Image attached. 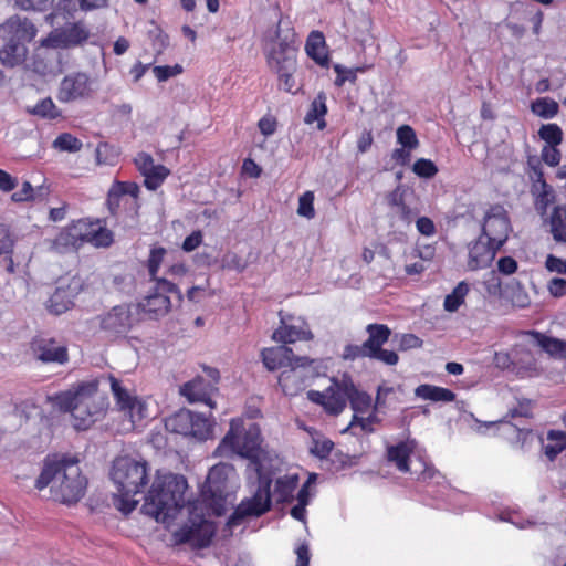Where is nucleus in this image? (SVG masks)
<instances>
[{
    "mask_svg": "<svg viewBox=\"0 0 566 566\" xmlns=\"http://www.w3.org/2000/svg\"><path fill=\"white\" fill-rule=\"evenodd\" d=\"M300 41L289 18H280L275 25L261 35V50L269 70L276 74L279 87L295 94V80Z\"/></svg>",
    "mask_w": 566,
    "mask_h": 566,
    "instance_id": "obj_1",
    "label": "nucleus"
},
{
    "mask_svg": "<svg viewBox=\"0 0 566 566\" xmlns=\"http://www.w3.org/2000/svg\"><path fill=\"white\" fill-rule=\"evenodd\" d=\"M49 485L54 501L74 504L84 496L87 479L82 474L77 459L48 455L34 486L41 491Z\"/></svg>",
    "mask_w": 566,
    "mask_h": 566,
    "instance_id": "obj_2",
    "label": "nucleus"
},
{
    "mask_svg": "<svg viewBox=\"0 0 566 566\" xmlns=\"http://www.w3.org/2000/svg\"><path fill=\"white\" fill-rule=\"evenodd\" d=\"M188 488L185 476L172 473L157 474L145 496L143 509L157 522L174 520L185 506Z\"/></svg>",
    "mask_w": 566,
    "mask_h": 566,
    "instance_id": "obj_3",
    "label": "nucleus"
},
{
    "mask_svg": "<svg viewBox=\"0 0 566 566\" xmlns=\"http://www.w3.org/2000/svg\"><path fill=\"white\" fill-rule=\"evenodd\" d=\"M111 479L116 485L114 495L116 507L124 514L132 513L149 481V467L146 461H137L128 455L117 457L112 464Z\"/></svg>",
    "mask_w": 566,
    "mask_h": 566,
    "instance_id": "obj_4",
    "label": "nucleus"
},
{
    "mask_svg": "<svg viewBox=\"0 0 566 566\" xmlns=\"http://www.w3.org/2000/svg\"><path fill=\"white\" fill-rule=\"evenodd\" d=\"M97 379L78 384V397L75 406L76 430H87L97 420L103 418L108 409V398L98 390Z\"/></svg>",
    "mask_w": 566,
    "mask_h": 566,
    "instance_id": "obj_5",
    "label": "nucleus"
},
{
    "mask_svg": "<svg viewBox=\"0 0 566 566\" xmlns=\"http://www.w3.org/2000/svg\"><path fill=\"white\" fill-rule=\"evenodd\" d=\"M56 240L63 245L78 247L90 243L96 248H108L114 242V233L101 219H80L64 228Z\"/></svg>",
    "mask_w": 566,
    "mask_h": 566,
    "instance_id": "obj_6",
    "label": "nucleus"
},
{
    "mask_svg": "<svg viewBox=\"0 0 566 566\" xmlns=\"http://www.w3.org/2000/svg\"><path fill=\"white\" fill-rule=\"evenodd\" d=\"M107 380L117 410L123 417L124 430L133 431L143 426V421L148 417L146 402L139 397L132 395L114 375L109 374Z\"/></svg>",
    "mask_w": 566,
    "mask_h": 566,
    "instance_id": "obj_7",
    "label": "nucleus"
},
{
    "mask_svg": "<svg viewBox=\"0 0 566 566\" xmlns=\"http://www.w3.org/2000/svg\"><path fill=\"white\" fill-rule=\"evenodd\" d=\"M250 465L254 467L258 480H270L281 471L282 461L268 444H263L261 430L256 424H250Z\"/></svg>",
    "mask_w": 566,
    "mask_h": 566,
    "instance_id": "obj_8",
    "label": "nucleus"
},
{
    "mask_svg": "<svg viewBox=\"0 0 566 566\" xmlns=\"http://www.w3.org/2000/svg\"><path fill=\"white\" fill-rule=\"evenodd\" d=\"M261 356L264 366L269 370H275L282 367L291 368L290 371H283L279 378L280 385L285 392H287V381L291 374L294 373L296 368L305 367L315 363L314 359H310L306 356L295 355L293 349L286 345L265 348L262 350Z\"/></svg>",
    "mask_w": 566,
    "mask_h": 566,
    "instance_id": "obj_9",
    "label": "nucleus"
},
{
    "mask_svg": "<svg viewBox=\"0 0 566 566\" xmlns=\"http://www.w3.org/2000/svg\"><path fill=\"white\" fill-rule=\"evenodd\" d=\"M153 291L138 304L142 312L151 319H157L168 314L171 308L169 294H177L181 298L178 286L168 280L154 282Z\"/></svg>",
    "mask_w": 566,
    "mask_h": 566,
    "instance_id": "obj_10",
    "label": "nucleus"
},
{
    "mask_svg": "<svg viewBox=\"0 0 566 566\" xmlns=\"http://www.w3.org/2000/svg\"><path fill=\"white\" fill-rule=\"evenodd\" d=\"M214 457L224 459H248V430L242 418L232 419L227 434L213 452Z\"/></svg>",
    "mask_w": 566,
    "mask_h": 566,
    "instance_id": "obj_11",
    "label": "nucleus"
},
{
    "mask_svg": "<svg viewBox=\"0 0 566 566\" xmlns=\"http://www.w3.org/2000/svg\"><path fill=\"white\" fill-rule=\"evenodd\" d=\"M88 38V29L82 21H77L52 30L46 38L41 40V46L71 49L84 44Z\"/></svg>",
    "mask_w": 566,
    "mask_h": 566,
    "instance_id": "obj_12",
    "label": "nucleus"
},
{
    "mask_svg": "<svg viewBox=\"0 0 566 566\" xmlns=\"http://www.w3.org/2000/svg\"><path fill=\"white\" fill-rule=\"evenodd\" d=\"M214 528L206 518L199 517L190 524L182 525L172 533L174 543L188 544L192 549L206 548L210 545Z\"/></svg>",
    "mask_w": 566,
    "mask_h": 566,
    "instance_id": "obj_13",
    "label": "nucleus"
},
{
    "mask_svg": "<svg viewBox=\"0 0 566 566\" xmlns=\"http://www.w3.org/2000/svg\"><path fill=\"white\" fill-rule=\"evenodd\" d=\"M510 230V219L505 209L500 205L491 206L484 216L481 235L492 241L495 248H502Z\"/></svg>",
    "mask_w": 566,
    "mask_h": 566,
    "instance_id": "obj_14",
    "label": "nucleus"
},
{
    "mask_svg": "<svg viewBox=\"0 0 566 566\" xmlns=\"http://www.w3.org/2000/svg\"><path fill=\"white\" fill-rule=\"evenodd\" d=\"M135 323L130 304L115 305L99 317L101 329L114 337L125 336Z\"/></svg>",
    "mask_w": 566,
    "mask_h": 566,
    "instance_id": "obj_15",
    "label": "nucleus"
},
{
    "mask_svg": "<svg viewBox=\"0 0 566 566\" xmlns=\"http://www.w3.org/2000/svg\"><path fill=\"white\" fill-rule=\"evenodd\" d=\"M32 355L45 364L63 365L69 361L67 347L53 337L38 335L30 343Z\"/></svg>",
    "mask_w": 566,
    "mask_h": 566,
    "instance_id": "obj_16",
    "label": "nucleus"
},
{
    "mask_svg": "<svg viewBox=\"0 0 566 566\" xmlns=\"http://www.w3.org/2000/svg\"><path fill=\"white\" fill-rule=\"evenodd\" d=\"M93 93L90 76L84 72H76L64 76L57 90V99L70 103L91 97Z\"/></svg>",
    "mask_w": 566,
    "mask_h": 566,
    "instance_id": "obj_17",
    "label": "nucleus"
},
{
    "mask_svg": "<svg viewBox=\"0 0 566 566\" xmlns=\"http://www.w3.org/2000/svg\"><path fill=\"white\" fill-rule=\"evenodd\" d=\"M279 314L282 325L274 332V339L286 344L313 338L308 325L301 317L295 318L292 315L284 314L282 311Z\"/></svg>",
    "mask_w": 566,
    "mask_h": 566,
    "instance_id": "obj_18",
    "label": "nucleus"
},
{
    "mask_svg": "<svg viewBox=\"0 0 566 566\" xmlns=\"http://www.w3.org/2000/svg\"><path fill=\"white\" fill-rule=\"evenodd\" d=\"M217 391L218 387L213 382H207L201 376L184 384L180 388V394L190 402H201L210 409H213L216 406L212 397Z\"/></svg>",
    "mask_w": 566,
    "mask_h": 566,
    "instance_id": "obj_19",
    "label": "nucleus"
},
{
    "mask_svg": "<svg viewBox=\"0 0 566 566\" xmlns=\"http://www.w3.org/2000/svg\"><path fill=\"white\" fill-rule=\"evenodd\" d=\"M350 390H353V380L349 376L343 375L340 379H332V385L327 388V413L337 416L346 407L349 399Z\"/></svg>",
    "mask_w": 566,
    "mask_h": 566,
    "instance_id": "obj_20",
    "label": "nucleus"
},
{
    "mask_svg": "<svg viewBox=\"0 0 566 566\" xmlns=\"http://www.w3.org/2000/svg\"><path fill=\"white\" fill-rule=\"evenodd\" d=\"M492 241L480 235L469 249L468 266L471 271L488 268L495 258L496 251Z\"/></svg>",
    "mask_w": 566,
    "mask_h": 566,
    "instance_id": "obj_21",
    "label": "nucleus"
},
{
    "mask_svg": "<svg viewBox=\"0 0 566 566\" xmlns=\"http://www.w3.org/2000/svg\"><path fill=\"white\" fill-rule=\"evenodd\" d=\"M373 329H375L374 336L379 338L374 339L369 358L381 361L389 366L396 365L399 360L398 355L394 350H387L382 348V345L388 342L391 335L390 328L384 324H376Z\"/></svg>",
    "mask_w": 566,
    "mask_h": 566,
    "instance_id": "obj_22",
    "label": "nucleus"
},
{
    "mask_svg": "<svg viewBox=\"0 0 566 566\" xmlns=\"http://www.w3.org/2000/svg\"><path fill=\"white\" fill-rule=\"evenodd\" d=\"M271 485L270 480H258V486L250 497V518L259 517L271 510Z\"/></svg>",
    "mask_w": 566,
    "mask_h": 566,
    "instance_id": "obj_23",
    "label": "nucleus"
},
{
    "mask_svg": "<svg viewBox=\"0 0 566 566\" xmlns=\"http://www.w3.org/2000/svg\"><path fill=\"white\" fill-rule=\"evenodd\" d=\"M4 30L10 34L11 39L21 43L31 42L38 33V30L31 20L18 15L12 17L7 21Z\"/></svg>",
    "mask_w": 566,
    "mask_h": 566,
    "instance_id": "obj_24",
    "label": "nucleus"
},
{
    "mask_svg": "<svg viewBox=\"0 0 566 566\" xmlns=\"http://www.w3.org/2000/svg\"><path fill=\"white\" fill-rule=\"evenodd\" d=\"M75 291L71 286H57L45 303L46 310L54 315H61L74 305Z\"/></svg>",
    "mask_w": 566,
    "mask_h": 566,
    "instance_id": "obj_25",
    "label": "nucleus"
},
{
    "mask_svg": "<svg viewBox=\"0 0 566 566\" xmlns=\"http://www.w3.org/2000/svg\"><path fill=\"white\" fill-rule=\"evenodd\" d=\"M28 54V49L24 43L9 39L0 49V62L8 67L21 65Z\"/></svg>",
    "mask_w": 566,
    "mask_h": 566,
    "instance_id": "obj_26",
    "label": "nucleus"
},
{
    "mask_svg": "<svg viewBox=\"0 0 566 566\" xmlns=\"http://www.w3.org/2000/svg\"><path fill=\"white\" fill-rule=\"evenodd\" d=\"M306 54L318 65L328 64V55L325 50V38L321 31H312L307 36L305 44Z\"/></svg>",
    "mask_w": 566,
    "mask_h": 566,
    "instance_id": "obj_27",
    "label": "nucleus"
},
{
    "mask_svg": "<svg viewBox=\"0 0 566 566\" xmlns=\"http://www.w3.org/2000/svg\"><path fill=\"white\" fill-rule=\"evenodd\" d=\"M78 397V385L73 389L60 391L53 396H49L48 400L51 402L53 408L62 412H71L73 422H75V406Z\"/></svg>",
    "mask_w": 566,
    "mask_h": 566,
    "instance_id": "obj_28",
    "label": "nucleus"
},
{
    "mask_svg": "<svg viewBox=\"0 0 566 566\" xmlns=\"http://www.w3.org/2000/svg\"><path fill=\"white\" fill-rule=\"evenodd\" d=\"M192 411L189 409H180L165 421V427L168 431L188 437L191 430Z\"/></svg>",
    "mask_w": 566,
    "mask_h": 566,
    "instance_id": "obj_29",
    "label": "nucleus"
},
{
    "mask_svg": "<svg viewBox=\"0 0 566 566\" xmlns=\"http://www.w3.org/2000/svg\"><path fill=\"white\" fill-rule=\"evenodd\" d=\"M413 451V441L400 442L397 446H391L387 450L388 460L396 463V467L401 472L409 471V457Z\"/></svg>",
    "mask_w": 566,
    "mask_h": 566,
    "instance_id": "obj_30",
    "label": "nucleus"
},
{
    "mask_svg": "<svg viewBox=\"0 0 566 566\" xmlns=\"http://www.w3.org/2000/svg\"><path fill=\"white\" fill-rule=\"evenodd\" d=\"M298 484L297 474H286L280 476L275 481L274 496L279 503H287L293 501V492Z\"/></svg>",
    "mask_w": 566,
    "mask_h": 566,
    "instance_id": "obj_31",
    "label": "nucleus"
},
{
    "mask_svg": "<svg viewBox=\"0 0 566 566\" xmlns=\"http://www.w3.org/2000/svg\"><path fill=\"white\" fill-rule=\"evenodd\" d=\"M549 232L557 243H566V207L557 206L548 218Z\"/></svg>",
    "mask_w": 566,
    "mask_h": 566,
    "instance_id": "obj_32",
    "label": "nucleus"
},
{
    "mask_svg": "<svg viewBox=\"0 0 566 566\" xmlns=\"http://www.w3.org/2000/svg\"><path fill=\"white\" fill-rule=\"evenodd\" d=\"M326 113V95L324 92H319L311 103L310 109L304 117V122L306 124H313L317 122V128L322 130L326 126V122L324 119Z\"/></svg>",
    "mask_w": 566,
    "mask_h": 566,
    "instance_id": "obj_33",
    "label": "nucleus"
},
{
    "mask_svg": "<svg viewBox=\"0 0 566 566\" xmlns=\"http://www.w3.org/2000/svg\"><path fill=\"white\" fill-rule=\"evenodd\" d=\"M497 289L500 290V293L514 306L524 308L530 304V297L527 293L524 291L521 283L515 280H511L509 283H506L503 290L499 283Z\"/></svg>",
    "mask_w": 566,
    "mask_h": 566,
    "instance_id": "obj_34",
    "label": "nucleus"
},
{
    "mask_svg": "<svg viewBox=\"0 0 566 566\" xmlns=\"http://www.w3.org/2000/svg\"><path fill=\"white\" fill-rule=\"evenodd\" d=\"M376 324H369L366 327V332L368 333V338L361 345H346L343 353V358L347 360H355L359 357H368L370 356L371 345L374 344V339L378 338L374 336Z\"/></svg>",
    "mask_w": 566,
    "mask_h": 566,
    "instance_id": "obj_35",
    "label": "nucleus"
},
{
    "mask_svg": "<svg viewBox=\"0 0 566 566\" xmlns=\"http://www.w3.org/2000/svg\"><path fill=\"white\" fill-rule=\"evenodd\" d=\"M415 395L424 400L450 402L455 399V394L450 389L432 385H420L416 388Z\"/></svg>",
    "mask_w": 566,
    "mask_h": 566,
    "instance_id": "obj_36",
    "label": "nucleus"
},
{
    "mask_svg": "<svg viewBox=\"0 0 566 566\" xmlns=\"http://www.w3.org/2000/svg\"><path fill=\"white\" fill-rule=\"evenodd\" d=\"M231 471H233V467L227 463L213 465L208 472L203 490H217V486L226 490L227 479Z\"/></svg>",
    "mask_w": 566,
    "mask_h": 566,
    "instance_id": "obj_37",
    "label": "nucleus"
},
{
    "mask_svg": "<svg viewBox=\"0 0 566 566\" xmlns=\"http://www.w3.org/2000/svg\"><path fill=\"white\" fill-rule=\"evenodd\" d=\"M530 345L534 348L546 352L551 356L557 357L562 347V340L545 336L538 332H528Z\"/></svg>",
    "mask_w": 566,
    "mask_h": 566,
    "instance_id": "obj_38",
    "label": "nucleus"
},
{
    "mask_svg": "<svg viewBox=\"0 0 566 566\" xmlns=\"http://www.w3.org/2000/svg\"><path fill=\"white\" fill-rule=\"evenodd\" d=\"M190 426L192 428L191 430H189L188 437H193L199 440H206L212 433L213 426L210 419L205 417L203 415L192 412V421Z\"/></svg>",
    "mask_w": 566,
    "mask_h": 566,
    "instance_id": "obj_39",
    "label": "nucleus"
},
{
    "mask_svg": "<svg viewBox=\"0 0 566 566\" xmlns=\"http://www.w3.org/2000/svg\"><path fill=\"white\" fill-rule=\"evenodd\" d=\"M224 491L223 488L219 486H217V490H202L203 500L209 504L216 516H221L226 513Z\"/></svg>",
    "mask_w": 566,
    "mask_h": 566,
    "instance_id": "obj_40",
    "label": "nucleus"
},
{
    "mask_svg": "<svg viewBox=\"0 0 566 566\" xmlns=\"http://www.w3.org/2000/svg\"><path fill=\"white\" fill-rule=\"evenodd\" d=\"M28 112L32 115L48 119H56L61 116V111L50 97L41 99L33 107H29Z\"/></svg>",
    "mask_w": 566,
    "mask_h": 566,
    "instance_id": "obj_41",
    "label": "nucleus"
},
{
    "mask_svg": "<svg viewBox=\"0 0 566 566\" xmlns=\"http://www.w3.org/2000/svg\"><path fill=\"white\" fill-rule=\"evenodd\" d=\"M170 175V170L159 164L146 172L144 176V186L148 190H157L166 180V178Z\"/></svg>",
    "mask_w": 566,
    "mask_h": 566,
    "instance_id": "obj_42",
    "label": "nucleus"
},
{
    "mask_svg": "<svg viewBox=\"0 0 566 566\" xmlns=\"http://www.w3.org/2000/svg\"><path fill=\"white\" fill-rule=\"evenodd\" d=\"M166 253H167V251L163 247H153L150 249L146 265H147L149 279L151 282H156L158 280H165L164 277L158 276V271L164 261Z\"/></svg>",
    "mask_w": 566,
    "mask_h": 566,
    "instance_id": "obj_43",
    "label": "nucleus"
},
{
    "mask_svg": "<svg viewBox=\"0 0 566 566\" xmlns=\"http://www.w3.org/2000/svg\"><path fill=\"white\" fill-rule=\"evenodd\" d=\"M469 292V286L465 282H460L444 298V310L448 312H455L464 302V297Z\"/></svg>",
    "mask_w": 566,
    "mask_h": 566,
    "instance_id": "obj_44",
    "label": "nucleus"
},
{
    "mask_svg": "<svg viewBox=\"0 0 566 566\" xmlns=\"http://www.w3.org/2000/svg\"><path fill=\"white\" fill-rule=\"evenodd\" d=\"M53 147L60 151L76 153L82 149L83 143L70 133H62L54 139Z\"/></svg>",
    "mask_w": 566,
    "mask_h": 566,
    "instance_id": "obj_45",
    "label": "nucleus"
},
{
    "mask_svg": "<svg viewBox=\"0 0 566 566\" xmlns=\"http://www.w3.org/2000/svg\"><path fill=\"white\" fill-rule=\"evenodd\" d=\"M558 104L548 98H538L532 103V112L542 118H553L558 113Z\"/></svg>",
    "mask_w": 566,
    "mask_h": 566,
    "instance_id": "obj_46",
    "label": "nucleus"
},
{
    "mask_svg": "<svg viewBox=\"0 0 566 566\" xmlns=\"http://www.w3.org/2000/svg\"><path fill=\"white\" fill-rule=\"evenodd\" d=\"M348 401L356 413L366 412L371 405V397L367 392L359 391L353 384Z\"/></svg>",
    "mask_w": 566,
    "mask_h": 566,
    "instance_id": "obj_47",
    "label": "nucleus"
},
{
    "mask_svg": "<svg viewBox=\"0 0 566 566\" xmlns=\"http://www.w3.org/2000/svg\"><path fill=\"white\" fill-rule=\"evenodd\" d=\"M398 143L409 150L416 149L419 146V140L412 127L402 125L397 129Z\"/></svg>",
    "mask_w": 566,
    "mask_h": 566,
    "instance_id": "obj_48",
    "label": "nucleus"
},
{
    "mask_svg": "<svg viewBox=\"0 0 566 566\" xmlns=\"http://www.w3.org/2000/svg\"><path fill=\"white\" fill-rule=\"evenodd\" d=\"M538 135L548 144V146H557L563 140V132L556 124L543 125L538 132Z\"/></svg>",
    "mask_w": 566,
    "mask_h": 566,
    "instance_id": "obj_49",
    "label": "nucleus"
},
{
    "mask_svg": "<svg viewBox=\"0 0 566 566\" xmlns=\"http://www.w3.org/2000/svg\"><path fill=\"white\" fill-rule=\"evenodd\" d=\"M412 171L422 178H432L437 175L438 168L430 159L420 158L412 166Z\"/></svg>",
    "mask_w": 566,
    "mask_h": 566,
    "instance_id": "obj_50",
    "label": "nucleus"
},
{
    "mask_svg": "<svg viewBox=\"0 0 566 566\" xmlns=\"http://www.w3.org/2000/svg\"><path fill=\"white\" fill-rule=\"evenodd\" d=\"M314 193L312 191L304 192L298 199L297 213L307 219H312L315 216L314 210Z\"/></svg>",
    "mask_w": 566,
    "mask_h": 566,
    "instance_id": "obj_51",
    "label": "nucleus"
},
{
    "mask_svg": "<svg viewBox=\"0 0 566 566\" xmlns=\"http://www.w3.org/2000/svg\"><path fill=\"white\" fill-rule=\"evenodd\" d=\"M153 72L159 82H165L168 78L179 75L184 72L180 64L170 65H158L153 69Z\"/></svg>",
    "mask_w": 566,
    "mask_h": 566,
    "instance_id": "obj_52",
    "label": "nucleus"
},
{
    "mask_svg": "<svg viewBox=\"0 0 566 566\" xmlns=\"http://www.w3.org/2000/svg\"><path fill=\"white\" fill-rule=\"evenodd\" d=\"M532 346L530 343L527 345H518L515 349V360L518 364H523L527 368H532L535 364V358L532 354Z\"/></svg>",
    "mask_w": 566,
    "mask_h": 566,
    "instance_id": "obj_53",
    "label": "nucleus"
},
{
    "mask_svg": "<svg viewBox=\"0 0 566 566\" xmlns=\"http://www.w3.org/2000/svg\"><path fill=\"white\" fill-rule=\"evenodd\" d=\"M334 71L337 73V77L335 80L336 86H342L346 81L355 82L357 78V72L363 71V69H347L340 64L334 65Z\"/></svg>",
    "mask_w": 566,
    "mask_h": 566,
    "instance_id": "obj_54",
    "label": "nucleus"
},
{
    "mask_svg": "<svg viewBox=\"0 0 566 566\" xmlns=\"http://www.w3.org/2000/svg\"><path fill=\"white\" fill-rule=\"evenodd\" d=\"M14 240L8 226L0 223V255L13 253Z\"/></svg>",
    "mask_w": 566,
    "mask_h": 566,
    "instance_id": "obj_55",
    "label": "nucleus"
},
{
    "mask_svg": "<svg viewBox=\"0 0 566 566\" xmlns=\"http://www.w3.org/2000/svg\"><path fill=\"white\" fill-rule=\"evenodd\" d=\"M248 517V499H243L237 510L230 515L227 521V526L233 528L238 526L241 521Z\"/></svg>",
    "mask_w": 566,
    "mask_h": 566,
    "instance_id": "obj_56",
    "label": "nucleus"
},
{
    "mask_svg": "<svg viewBox=\"0 0 566 566\" xmlns=\"http://www.w3.org/2000/svg\"><path fill=\"white\" fill-rule=\"evenodd\" d=\"M134 163L142 176L146 175L148 170L154 169L156 166L151 155L145 151L138 153L134 159Z\"/></svg>",
    "mask_w": 566,
    "mask_h": 566,
    "instance_id": "obj_57",
    "label": "nucleus"
},
{
    "mask_svg": "<svg viewBox=\"0 0 566 566\" xmlns=\"http://www.w3.org/2000/svg\"><path fill=\"white\" fill-rule=\"evenodd\" d=\"M53 3V0H15V4L22 10L45 11Z\"/></svg>",
    "mask_w": 566,
    "mask_h": 566,
    "instance_id": "obj_58",
    "label": "nucleus"
},
{
    "mask_svg": "<svg viewBox=\"0 0 566 566\" xmlns=\"http://www.w3.org/2000/svg\"><path fill=\"white\" fill-rule=\"evenodd\" d=\"M74 11V0H60L54 11L50 14V17H62L63 19H67L69 17H72Z\"/></svg>",
    "mask_w": 566,
    "mask_h": 566,
    "instance_id": "obj_59",
    "label": "nucleus"
},
{
    "mask_svg": "<svg viewBox=\"0 0 566 566\" xmlns=\"http://www.w3.org/2000/svg\"><path fill=\"white\" fill-rule=\"evenodd\" d=\"M117 191L123 196L129 195L134 199H137L140 192L138 184L134 181H115L113 184Z\"/></svg>",
    "mask_w": 566,
    "mask_h": 566,
    "instance_id": "obj_60",
    "label": "nucleus"
},
{
    "mask_svg": "<svg viewBox=\"0 0 566 566\" xmlns=\"http://www.w3.org/2000/svg\"><path fill=\"white\" fill-rule=\"evenodd\" d=\"M34 198L33 187L29 181H24L20 190L11 195V200L14 202L31 201Z\"/></svg>",
    "mask_w": 566,
    "mask_h": 566,
    "instance_id": "obj_61",
    "label": "nucleus"
},
{
    "mask_svg": "<svg viewBox=\"0 0 566 566\" xmlns=\"http://www.w3.org/2000/svg\"><path fill=\"white\" fill-rule=\"evenodd\" d=\"M333 447H334V443L328 440V439H325V440H315L314 441V446L311 448V452L321 458V459H324V458H327L331 453V451L333 450Z\"/></svg>",
    "mask_w": 566,
    "mask_h": 566,
    "instance_id": "obj_62",
    "label": "nucleus"
},
{
    "mask_svg": "<svg viewBox=\"0 0 566 566\" xmlns=\"http://www.w3.org/2000/svg\"><path fill=\"white\" fill-rule=\"evenodd\" d=\"M202 232L196 230L185 238L181 248L185 252H192L202 243Z\"/></svg>",
    "mask_w": 566,
    "mask_h": 566,
    "instance_id": "obj_63",
    "label": "nucleus"
},
{
    "mask_svg": "<svg viewBox=\"0 0 566 566\" xmlns=\"http://www.w3.org/2000/svg\"><path fill=\"white\" fill-rule=\"evenodd\" d=\"M545 266L549 272L566 274V260L548 254L545 261Z\"/></svg>",
    "mask_w": 566,
    "mask_h": 566,
    "instance_id": "obj_64",
    "label": "nucleus"
}]
</instances>
